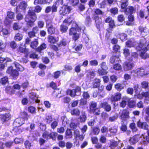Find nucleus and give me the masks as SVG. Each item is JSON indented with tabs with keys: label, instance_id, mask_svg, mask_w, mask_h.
Masks as SVG:
<instances>
[{
	"label": "nucleus",
	"instance_id": "obj_39",
	"mask_svg": "<svg viewBox=\"0 0 149 149\" xmlns=\"http://www.w3.org/2000/svg\"><path fill=\"white\" fill-rule=\"evenodd\" d=\"M38 45V42L37 39H35L32 42L31 44V47L33 49H36Z\"/></svg>",
	"mask_w": 149,
	"mask_h": 149
},
{
	"label": "nucleus",
	"instance_id": "obj_14",
	"mask_svg": "<svg viewBox=\"0 0 149 149\" xmlns=\"http://www.w3.org/2000/svg\"><path fill=\"white\" fill-rule=\"evenodd\" d=\"M137 125L138 127L144 130H148V125L146 122H142L139 120L137 122Z\"/></svg>",
	"mask_w": 149,
	"mask_h": 149
},
{
	"label": "nucleus",
	"instance_id": "obj_46",
	"mask_svg": "<svg viewBox=\"0 0 149 149\" xmlns=\"http://www.w3.org/2000/svg\"><path fill=\"white\" fill-rule=\"evenodd\" d=\"M47 47V45L44 43H42L40 47H39L37 49V50L38 51L40 52L41 50H43L44 49L46 48Z\"/></svg>",
	"mask_w": 149,
	"mask_h": 149
},
{
	"label": "nucleus",
	"instance_id": "obj_16",
	"mask_svg": "<svg viewBox=\"0 0 149 149\" xmlns=\"http://www.w3.org/2000/svg\"><path fill=\"white\" fill-rule=\"evenodd\" d=\"M106 22L109 23V28L111 30L115 26V24L114 21L110 17H108L105 20Z\"/></svg>",
	"mask_w": 149,
	"mask_h": 149
},
{
	"label": "nucleus",
	"instance_id": "obj_15",
	"mask_svg": "<svg viewBox=\"0 0 149 149\" xmlns=\"http://www.w3.org/2000/svg\"><path fill=\"white\" fill-rule=\"evenodd\" d=\"M139 30L142 36L146 35L148 32V29L146 27L140 26L139 28Z\"/></svg>",
	"mask_w": 149,
	"mask_h": 149
},
{
	"label": "nucleus",
	"instance_id": "obj_50",
	"mask_svg": "<svg viewBox=\"0 0 149 149\" xmlns=\"http://www.w3.org/2000/svg\"><path fill=\"white\" fill-rule=\"evenodd\" d=\"M71 113L72 115H79L80 111L78 109H75L71 111Z\"/></svg>",
	"mask_w": 149,
	"mask_h": 149
},
{
	"label": "nucleus",
	"instance_id": "obj_22",
	"mask_svg": "<svg viewBox=\"0 0 149 149\" xmlns=\"http://www.w3.org/2000/svg\"><path fill=\"white\" fill-rule=\"evenodd\" d=\"M74 19L73 16V15H70V17H67L65 19L63 22V23L69 26L71 24Z\"/></svg>",
	"mask_w": 149,
	"mask_h": 149
},
{
	"label": "nucleus",
	"instance_id": "obj_30",
	"mask_svg": "<svg viewBox=\"0 0 149 149\" xmlns=\"http://www.w3.org/2000/svg\"><path fill=\"white\" fill-rule=\"evenodd\" d=\"M45 120L47 123H50L52 121V116L50 114H47L45 116Z\"/></svg>",
	"mask_w": 149,
	"mask_h": 149
},
{
	"label": "nucleus",
	"instance_id": "obj_20",
	"mask_svg": "<svg viewBox=\"0 0 149 149\" xmlns=\"http://www.w3.org/2000/svg\"><path fill=\"white\" fill-rule=\"evenodd\" d=\"M10 118V115L9 113H6L4 114H0V118L3 122H5L8 120Z\"/></svg>",
	"mask_w": 149,
	"mask_h": 149
},
{
	"label": "nucleus",
	"instance_id": "obj_37",
	"mask_svg": "<svg viewBox=\"0 0 149 149\" xmlns=\"http://www.w3.org/2000/svg\"><path fill=\"white\" fill-rule=\"evenodd\" d=\"M119 58L116 56H112L110 58V62L112 64L114 63L115 62L116 63L117 61H118V62L119 63Z\"/></svg>",
	"mask_w": 149,
	"mask_h": 149
},
{
	"label": "nucleus",
	"instance_id": "obj_62",
	"mask_svg": "<svg viewBox=\"0 0 149 149\" xmlns=\"http://www.w3.org/2000/svg\"><path fill=\"white\" fill-rule=\"evenodd\" d=\"M110 12L111 13L115 15L118 13V9L116 7L112 8L111 9Z\"/></svg>",
	"mask_w": 149,
	"mask_h": 149
},
{
	"label": "nucleus",
	"instance_id": "obj_19",
	"mask_svg": "<svg viewBox=\"0 0 149 149\" xmlns=\"http://www.w3.org/2000/svg\"><path fill=\"white\" fill-rule=\"evenodd\" d=\"M100 106L102 108H103L107 111L109 112L111 110V106L106 102L101 103L100 105Z\"/></svg>",
	"mask_w": 149,
	"mask_h": 149
},
{
	"label": "nucleus",
	"instance_id": "obj_40",
	"mask_svg": "<svg viewBox=\"0 0 149 149\" xmlns=\"http://www.w3.org/2000/svg\"><path fill=\"white\" fill-rule=\"evenodd\" d=\"M22 36L21 34L18 33L16 34L14 38L15 40L16 41H19L22 38Z\"/></svg>",
	"mask_w": 149,
	"mask_h": 149
},
{
	"label": "nucleus",
	"instance_id": "obj_7",
	"mask_svg": "<svg viewBox=\"0 0 149 149\" xmlns=\"http://www.w3.org/2000/svg\"><path fill=\"white\" fill-rule=\"evenodd\" d=\"M29 96L30 99L33 101L37 103L40 102V100L38 99V96L35 93L33 92H30Z\"/></svg>",
	"mask_w": 149,
	"mask_h": 149
},
{
	"label": "nucleus",
	"instance_id": "obj_9",
	"mask_svg": "<svg viewBox=\"0 0 149 149\" xmlns=\"http://www.w3.org/2000/svg\"><path fill=\"white\" fill-rule=\"evenodd\" d=\"M132 73H136L137 75L143 76L147 74V72L143 68L137 69L136 71H133Z\"/></svg>",
	"mask_w": 149,
	"mask_h": 149
},
{
	"label": "nucleus",
	"instance_id": "obj_1",
	"mask_svg": "<svg viewBox=\"0 0 149 149\" xmlns=\"http://www.w3.org/2000/svg\"><path fill=\"white\" fill-rule=\"evenodd\" d=\"M42 10V8L39 6H36L35 9L33 8L30 7L26 15L25 20L27 22L28 26L31 27L34 25V22L36 20L37 17L35 12L39 13Z\"/></svg>",
	"mask_w": 149,
	"mask_h": 149
},
{
	"label": "nucleus",
	"instance_id": "obj_32",
	"mask_svg": "<svg viewBox=\"0 0 149 149\" xmlns=\"http://www.w3.org/2000/svg\"><path fill=\"white\" fill-rule=\"evenodd\" d=\"M68 25L65 24H63L61 26L60 29L61 31L62 32H66L68 29Z\"/></svg>",
	"mask_w": 149,
	"mask_h": 149
},
{
	"label": "nucleus",
	"instance_id": "obj_44",
	"mask_svg": "<svg viewBox=\"0 0 149 149\" xmlns=\"http://www.w3.org/2000/svg\"><path fill=\"white\" fill-rule=\"evenodd\" d=\"M66 138H70L72 136V132L70 130H67L65 132Z\"/></svg>",
	"mask_w": 149,
	"mask_h": 149
},
{
	"label": "nucleus",
	"instance_id": "obj_27",
	"mask_svg": "<svg viewBox=\"0 0 149 149\" xmlns=\"http://www.w3.org/2000/svg\"><path fill=\"white\" fill-rule=\"evenodd\" d=\"M13 64L18 71H23L24 70V68L17 62H15Z\"/></svg>",
	"mask_w": 149,
	"mask_h": 149
},
{
	"label": "nucleus",
	"instance_id": "obj_41",
	"mask_svg": "<svg viewBox=\"0 0 149 149\" xmlns=\"http://www.w3.org/2000/svg\"><path fill=\"white\" fill-rule=\"evenodd\" d=\"M63 0H57L54 3L57 7L60 6V8L62 7L63 4Z\"/></svg>",
	"mask_w": 149,
	"mask_h": 149
},
{
	"label": "nucleus",
	"instance_id": "obj_10",
	"mask_svg": "<svg viewBox=\"0 0 149 149\" xmlns=\"http://www.w3.org/2000/svg\"><path fill=\"white\" fill-rule=\"evenodd\" d=\"M120 117L121 119L123 120H125L129 119V112L126 109L123 110L121 113Z\"/></svg>",
	"mask_w": 149,
	"mask_h": 149
},
{
	"label": "nucleus",
	"instance_id": "obj_63",
	"mask_svg": "<svg viewBox=\"0 0 149 149\" xmlns=\"http://www.w3.org/2000/svg\"><path fill=\"white\" fill-rule=\"evenodd\" d=\"M57 133L56 132H52L49 134L50 139H56V136L57 135Z\"/></svg>",
	"mask_w": 149,
	"mask_h": 149
},
{
	"label": "nucleus",
	"instance_id": "obj_43",
	"mask_svg": "<svg viewBox=\"0 0 149 149\" xmlns=\"http://www.w3.org/2000/svg\"><path fill=\"white\" fill-rule=\"evenodd\" d=\"M1 83L3 84H5L8 83V78L7 77H5L2 78L1 80Z\"/></svg>",
	"mask_w": 149,
	"mask_h": 149
},
{
	"label": "nucleus",
	"instance_id": "obj_56",
	"mask_svg": "<svg viewBox=\"0 0 149 149\" xmlns=\"http://www.w3.org/2000/svg\"><path fill=\"white\" fill-rule=\"evenodd\" d=\"M86 116L84 112L83 113L82 115L80 116V121L81 122H84L86 120Z\"/></svg>",
	"mask_w": 149,
	"mask_h": 149
},
{
	"label": "nucleus",
	"instance_id": "obj_28",
	"mask_svg": "<svg viewBox=\"0 0 149 149\" xmlns=\"http://www.w3.org/2000/svg\"><path fill=\"white\" fill-rule=\"evenodd\" d=\"M58 40V38H56L52 36H49L48 38L49 42L52 43H54Z\"/></svg>",
	"mask_w": 149,
	"mask_h": 149
},
{
	"label": "nucleus",
	"instance_id": "obj_42",
	"mask_svg": "<svg viewBox=\"0 0 149 149\" xmlns=\"http://www.w3.org/2000/svg\"><path fill=\"white\" fill-rule=\"evenodd\" d=\"M130 128L133 132H136L137 130V128L135 124L134 123H131L130 125Z\"/></svg>",
	"mask_w": 149,
	"mask_h": 149
},
{
	"label": "nucleus",
	"instance_id": "obj_21",
	"mask_svg": "<svg viewBox=\"0 0 149 149\" xmlns=\"http://www.w3.org/2000/svg\"><path fill=\"white\" fill-rule=\"evenodd\" d=\"M121 98V94L119 93H116L114 95L112 96L111 99L112 102H116L118 101Z\"/></svg>",
	"mask_w": 149,
	"mask_h": 149
},
{
	"label": "nucleus",
	"instance_id": "obj_26",
	"mask_svg": "<svg viewBox=\"0 0 149 149\" xmlns=\"http://www.w3.org/2000/svg\"><path fill=\"white\" fill-rule=\"evenodd\" d=\"M11 132V133L13 135L18 134L22 132V131L20 128L17 126H16Z\"/></svg>",
	"mask_w": 149,
	"mask_h": 149
},
{
	"label": "nucleus",
	"instance_id": "obj_33",
	"mask_svg": "<svg viewBox=\"0 0 149 149\" xmlns=\"http://www.w3.org/2000/svg\"><path fill=\"white\" fill-rule=\"evenodd\" d=\"M100 81L99 79H95L94 81L93 87L94 88H97L99 86L100 84Z\"/></svg>",
	"mask_w": 149,
	"mask_h": 149
},
{
	"label": "nucleus",
	"instance_id": "obj_6",
	"mask_svg": "<svg viewBox=\"0 0 149 149\" xmlns=\"http://www.w3.org/2000/svg\"><path fill=\"white\" fill-rule=\"evenodd\" d=\"M6 72L11 75L15 79H16L19 75L18 72L15 70L13 69L12 66H10L8 68Z\"/></svg>",
	"mask_w": 149,
	"mask_h": 149
},
{
	"label": "nucleus",
	"instance_id": "obj_29",
	"mask_svg": "<svg viewBox=\"0 0 149 149\" xmlns=\"http://www.w3.org/2000/svg\"><path fill=\"white\" fill-rule=\"evenodd\" d=\"M109 131L111 135H115L117 132V127L116 126L111 127L109 128Z\"/></svg>",
	"mask_w": 149,
	"mask_h": 149
},
{
	"label": "nucleus",
	"instance_id": "obj_24",
	"mask_svg": "<svg viewBox=\"0 0 149 149\" xmlns=\"http://www.w3.org/2000/svg\"><path fill=\"white\" fill-rule=\"evenodd\" d=\"M6 92L8 94L12 95L14 94L15 92V91L11 86H7L5 88Z\"/></svg>",
	"mask_w": 149,
	"mask_h": 149
},
{
	"label": "nucleus",
	"instance_id": "obj_34",
	"mask_svg": "<svg viewBox=\"0 0 149 149\" xmlns=\"http://www.w3.org/2000/svg\"><path fill=\"white\" fill-rule=\"evenodd\" d=\"M107 70H104L102 68L99 69L98 70V72L100 75H104L107 74L108 72Z\"/></svg>",
	"mask_w": 149,
	"mask_h": 149
},
{
	"label": "nucleus",
	"instance_id": "obj_3",
	"mask_svg": "<svg viewBox=\"0 0 149 149\" xmlns=\"http://www.w3.org/2000/svg\"><path fill=\"white\" fill-rule=\"evenodd\" d=\"M80 30L78 25L76 23H73L72 27L69 30V34L73 36L72 38L75 41L79 38Z\"/></svg>",
	"mask_w": 149,
	"mask_h": 149
},
{
	"label": "nucleus",
	"instance_id": "obj_61",
	"mask_svg": "<svg viewBox=\"0 0 149 149\" xmlns=\"http://www.w3.org/2000/svg\"><path fill=\"white\" fill-rule=\"evenodd\" d=\"M118 145L116 141H113L111 142L110 146L111 149H115Z\"/></svg>",
	"mask_w": 149,
	"mask_h": 149
},
{
	"label": "nucleus",
	"instance_id": "obj_2",
	"mask_svg": "<svg viewBox=\"0 0 149 149\" xmlns=\"http://www.w3.org/2000/svg\"><path fill=\"white\" fill-rule=\"evenodd\" d=\"M138 54L136 52H133L131 54V58L127 59V60L125 62L124 65V68L125 70H130L134 67V59L137 58Z\"/></svg>",
	"mask_w": 149,
	"mask_h": 149
},
{
	"label": "nucleus",
	"instance_id": "obj_59",
	"mask_svg": "<svg viewBox=\"0 0 149 149\" xmlns=\"http://www.w3.org/2000/svg\"><path fill=\"white\" fill-rule=\"evenodd\" d=\"M61 120H62L63 124L64 125V126H65L66 125H64L65 123H66V125H68V124L69 123L68 121H67V119L66 117L65 116H63L61 117Z\"/></svg>",
	"mask_w": 149,
	"mask_h": 149
},
{
	"label": "nucleus",
	"instance_id": "obj_35",
	"mask_svg": "<svg viewBox=\"0 0 149 149\" xmlns=\"http://www.w3.org/2000/svg\"><path fill=\"white\" fill-rule=\"evenodd\" d=\"M97 104L96 103L94 102H91L90 104V111L91 112L92 111H93V110L94 109H95V108H97Z\"/></svg>",
	"mask_w": 149,
	"mask_h": 149
},
{
	"label": "nucleus",
	"instance_id": "obj_47",
	"mask_svg": "<svg viewBox=\"0 0 149 149\" xmlns=\"http://www.w3.org/2000/svg\"><path fill=\"white\" fill-rule=\"evenodd\" d=\"M36 108L33 106H30L28 108L29 112L32 114H34L36 113Z\"/></svg>",
	"mask_w": 149,
	"mask_h": 149
},
{
	"label": "nucleus",
	"instance_id": "obj_36",
	"mask_svg": "<svg viewBox=\"0 0 149 149\" xmlns=\"http://www.w3.org/2000/svg\"><path fill=\"white\" fill-rule=\"evenodd\" d=\"M7 18L11 19H14L15 17L14 13L10 11H8L7 13Z\"/></svg>",
	"mask_w": 149,
	"mask_h": 149
},
{
	"label": "nucleus",
	"instance_id": "obj_11",
	"mask_svg": "<svg viewBox=\"0 0 149 149\" xmlns=\"http://www.w3.org/2000/svg\"><path fill=\"white\" fill-rule=\"evenodd\" d=\"M48 22H47L46 27L49 33L51 34L54 33L55 31V27L53 26L51 23H48Z\"/></svg>",
	"mask_w": 149,
	"mask_h": 149
},
{
	"label": "nucleus",
	"instance_id": "obj_60",
	"mask_svg": "<svg viewBox=\"0 0 149 149\" xmlns=\"http://www.w3.org/2000/svg\"><path fill=\"white\" fill-rule=\"evenodd\" d=\"M2 31L4 34L7 35L8 33V30L5 29H3L2 25L0 26V32Z\"/></svg>",
	"mask_w": 149,
	"mask_h": 149
},
{
	"label": "nucleus",
	"instance_id": "obj_51",
	"mask_svg": "<svg viewBox=\"0 0 149 149\" xmlns=\"http://www.w3.org/2000/svg\"><path fill=\"white\" fill-rule=\"evenodd\" d=\"M21 118H23L24 120H27L29 117V116L25 112H23L22 113Z\"/></svg>",
	"mask_w": 149,
	"mask_h": 149
},
{
	"label": "nucleus",
	"instance_id": "obj_17",
	"mask_svg": "<svg viewBox=\"0 0 149 149\" xmlns=\"http://www.w3.org/2000/svg\"><path fill=\"white\" fill-rule=\"evenodd\" d=\"M142 114L143 115L145 114V119L146 121L149 120V107H147L143 109Z\"/></svg>",
	"mask_w": 149,
	"mask_h": 149
},
{
	"label": "nucleus",
	"instance_id": "obj_54",
	"mask_svg": "<svg viewBox=\"0 0 149 149\" xmlns=\"http://www.w3.org/2000/svg\"><path fill=\"white\" fill-rule=\"evenodd\" d=\"M119 38L122 41H124L126 39L127 37V35L123 33L119 34Z\"/></svg>",
	"mask_w": 149,
	"mask_h": 149
},
{
	"label": "nucleus",
	"instance_id": "obj_4",
	"mask_svg": "<svg viewBox=\"0 0 149 149\" xmlns=\"http://www.w3.org/2000/svg\"><path fill=\"white\" fill-rule=\"evenodd\" d=\"M95 13L96 15L94 16L96 26L97 29H99L102 26V19L101 18H99L97 15H101L102 14V12L100 10L97 9L95 10Z\"/></svg>",
	"mask_w": 149,
	"mask_h": 149
},
{
	"label": "nucleus",
	"instance_id": "obj_38",
	"mask_svg": "<svg viewBox=\"0 0 149 149\" xmlns=\"http://www.w3.org/2000/svg\"><path fill=\"white\" fill-rule=\"evenodd\" d=\"M123 51L124 54L127 59L131 58V57L130 58L128 57L130 55V52L128 49L126 48L125 49H123Z\"/></svg>",
	"mask_w": 149,
	"mask_h": 149
},
{
	"label": "nucleus",
	"instance_id": "obj_58",
	"mask_svg": "<svg viewBox=\"0 0 149 149\" xmlns=\"http://www.w3.org/2000/svg\"><path fill=\"white\" fill-rule=\"evenodd\" d=\"M98 62L97 60H93L90 61L89 64L91 65L96 66L98 65Z\"/></svg>",
	"mask_w": 149,
	"mask_h": 149
},
{
	"label": "nucleus",
	"instance_id": "obj_55",
	"mask_svg": "<svg viewBox=\"0 0 149 149\" xmlns=\"http://www.w3.org/2000/svg\"><path fill=\"white\" fill-rule=\"evenodd\" d=\"M91 112H92L93 113L96 115H99L100 113V111L99 109L97 108H95V109L93 110Z\"/></svg>",
	"mask_w": 149,
	"mask_h": 149
},
{
	"label": "nucleus",
	"instance_id": "obj_31",
	"mask_svg": "<svg viewBox=\"0 0 149 149\" xmlns=\"http://www.w3.org/2000/svg\"><path fill=\"white\" fill-rule=\"evenodd\" d=\"M27 7V3L24 1L21 2L19 5V7L20 9L24 10Z\"/></svg>",
	"mask_w": 149,
	"mask_h": 149
},
{
	"label": "nucleus",
	"instance_id": "obj_25",
	"mask_svg": "<svg viewBox=\"0 0 149 149\" xmlns=\"http://www.w3.org/2000/svg\"><path fill=\"white\" fill-rule=\"evenodd\" d=\"M136 45V42L133 39H131L126 42V45L128 47H134Z\"/></svg>",
	"mask_w": 149,
	"mask_h": 149
},
{
	"label": "nucleus",
	"instance_id": "obj_48",
	"mask_svg": "<svg viewBox=\"0 0 149 149\" xmlns=\"http://www.w3.org/2000/svg\"><path fill=\"white\" fill-rule=\"evenodd\" d=\"M104 86H102L99 87V91L100 92L99 94L102 97H103L105 95V93L103 91Z\"/></svg>",
	"mask_w": 149,
	"mask_h": 149
},
{
	"label": "nucleus",
	"instance_id": "obj_57",
	"mask_svg": "<svg viewBox=\"0 0 149 149\" xmlns=\"http://www.w3.org/2000/svg\"><path fill=\"white\" fill-rule=\"evenodd\" d=\"M63 70H62L61 71H57L55 72L54 73V77L56 79L58 78L60 75L61 72L63 73Z\"/></svg>",
	"mask_w": 149,
	"mask_h": 149
},
{
	"label": "nucleus",
	"instance_id": "obj_13",
	"mask_svg": "<svg viewBox=\"0 0 149 149\" xmlns=\"http://www.w3.org/2000/svg\"><path fill=\"white\" fill-rule=\"evenodd\" d=\"M140 137L139 135H135L132 137L130 138L129 140L130 143L131 144H134L139 141Z\"/></svg>",
	"mask_w": 149,
	"mask_h": 149
},
{
	"label": "nucleus",
	"instance_id": "obj_49",
	"mask_svg": "<svg viewBox=\"0 0 149 149\" xmlns=\"http://www.w3.org/2000/svg\"><path fill=\"white\" fill-rule=\"evenodd\" d=\"M113 68L116 70H119L121 69L122 67L118 63L114 65Z\"/></svg>",
	"mask_w": 149,
	"mask_h": 149
},
{
	"label": "nucleus",
	"instance_id": "obj_53",
	"mask_svg": "<svg viewBox=\"0 0 149 149\" xmlns=\"http://www.w3.org/2000/svg\"><path fill=\"white\" fill-rule=\"evenodd\" d=\"M115 87L116 89L118 91H120L123 88V86H122L121 84H117L115 85Z\"/></svg>",
	"mask_w": 149,
	"mask_h": 149
},
{
	"label": "nucleus",
	"instance_id": "obj_23",
	"mask_svg": "<svg viewBox=\"0 0 149 149\" xmlns=\"http://www.w3.org/2000/svg\"><path fill=\"white\" fill-rule=\"evenodd\" d=\"M148 136H146L145 138L143 135H142L141 137H143L144 138L143 141L140 142L141 144L146 145L147 144V142L149 143V129L147 131Z\"/></svg>",
	"mask_w": 149,
	"mask_h": 149
},
{
	"label": "nucleus",
	"instance_id": "obj_18",
	"mask_svg": "<svg viewBox=\"0 0 149 149\" xmlns=\"http://www.w3.org/2000/svg\"><path fill=\"white\" fill-rule=\"evenodd\" d=\"M135 11V9L132 6H129L124 10L125 13L126 15L132 14Z\"/></svg>",
	"mask_w": 149,
	"mask_h": 149
},
{
	"label": "nucleus",
	"instance_id": "obj_8",
	"mask_svg": "<svg viewBox=\"0 0 149 149\" xmlns=\"http://www.w3.org/2000/svg\"><path fill=\"white\" fill-rule=\"evenodd\" d=\"M81 90V88L79 87H77L76 89H73L72 90H68L67 91V94L70 95L71 97H74L76 95V93H79Z\"/></svg>",
	"mask_w": 149,
	"mask_h": 149
},
{
	"label": "nucleus",
	"instance_id": "obj_45",
	"mask_svg": "<svg viewBox=\"0 0 149 149\" xmlns=\"http://www.w3.org/2000/svg\"><path fill=\"white\" fill-rule=\"evenodd\" d=\"M42 136L44 139H46V140L50 139L49 133L48 132L45 131L43 133Z\"/></svg>",
	"mask_w": 149,
	"mask_h": 149
},
{
	"label": "nucleus",
	"instance_id": "obj_52",
	"mask_svg": "<svg viewBox=\"0 0 149 149\" xmlns=\"http://www.w3.org/2000/svg\"><path fill=\"white\" fill-rule=\"evenodd\" d=\"M10 59L7 58H0V64H4V63H6L7 62L10 61Z\"/></svg>",
	"mask_w": 149,
	"mask_h": 149
},
{
	"label": "nucleus",
	"instance_id": "obj_12",
	"mask_svg": "<svg viewBox=\"0 0 149 149\" xmlns=\"http://www.w3.org/2000/svg\"><path fill=\"white\" fill-rule=\"evenodd\" d=\"M24 123V121L23 118L20 117L17 118L14 121L13 125L19 127Z\"/></svg>",
	"mask_w": 149,
	"mask_h": 149
},
{
	"label": "nucleus",
	"instance_id": "obj_64",
	"mask_svg": "<svg viewBox=\"0 0 149 149\" xmlns=\"http://www.w3.org/2000/svg\"><path fill=\"white\" fill-rule=\"evenodd\" d=\"M25 148L27 149H29L31 146V143L28 141H26L24 143Z\"/></svg>",
	"mask_w": 149,
	"mask_h": 149
},
{
	"label": "nucleus",
	"instance_id": "obj_5",
	"mask_svg": "<svg viewBox=\"0 0 149 149\" xmlns=\"http://www.w3.org/2000/svg\"><path fill=\"white\" fill-rule=\"evenodd\" d=\"M71 10V8L70 6L64 5L60 8L59 13L62 15H65L69 13Z\"/></svg>",
	"mask_w": 149,
	"mask_h": 149
}]
</instances>
